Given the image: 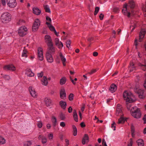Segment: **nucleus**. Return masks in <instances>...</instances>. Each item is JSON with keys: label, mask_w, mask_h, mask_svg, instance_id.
Listing matches in <instances>:
<instances>
[{"label": "nucleus", "mask_w": 146, "mask_h": 146, "mask_svg": "<svg viewBox=\"0 0 146 146\" xmlns=\"http://www.w3.org/2000/svg\"><path fill=\"white\" fill-rule=\"evenodd\" d=\"M135 7V3L132 1H130L129 2V4H125L123 5V9L122 10L123 13L125 15H127L128 17H130V13L129 10V7L132 9L134 8Z\"/></svg>", "instance_id": "obj_1"}, {"label": "nucleus", "mask_w": 146, "mask_h": 146, "mask_svg": "<svg viewBox=\"0 0 146 146\" xmlns=\"http://www.w3.org/2000/svg\"><path fill=\"white\" fill-rule=\"evenodd\" d=\"M123 97L124 100L127 102L130 103L133 102L135 100V98L133 95L130 92H129L127 91H125L124 92Z\"/></svg>", "instance_id": "obj_2"}, {"label": "nucleus", "mask_w": 146, "mask_h": 146, "mask_svg": "<svg viewBox=\"0 0 146 146\" xmlns=\"http://www.w3.org/2000/svg\"><path fill=\"white\" fill-rule=\"evenodd\" d=\"M11 16L9 13H5L2 14L1 17V20L3 23H7L11 21Z\"/></svg>", "instance_id": "obj_3"}, {"label": "nucleus", "mask_w": 146, "mask_h": 146, "mask_svg": "<svg viewBox=\"0 0 146 146\" xmlns=\"http://www.w3.org/2000/svg\"><path fill=\"white\" fill-rule=\"evenodd\" d=\"M27 29L24 26H22L19 28L18 30V33L21 36H23L27 33Z\"/></svg>", "instance_id": "obj_4"}, {"label": "nucleus", "mask_w": 146, "mask_h": 146, "mask_svg": "<svg viewBox=\"0 0 146 146\" xmlns=\"http://www.w3.org/2000/svg\"><path fill=\"white\" fill-rule=\"evenodd\" d=\"M131 114L134 117L137 118H140L141 115L139 109V108H137L134 111H133L131 109Z\"/></svg>", "instance_id": "obj_5"}, {"label": "nucleus", "mask_w": 146, "mask_h": 146, "mask_svg": "<svg viewBox=\"0 0 146 146\" xmlns=\"http://www.w3.org/2000/svg\"><path fill=\"white\" fill-rule=\"evenodd\" d=\"M40 25V21L38 19H36L33 25L32 30L33 31H36L38 29Z\"/></svg>", "instance_id": "obj_6"}, {"label": "nucleus", "mask_w": 146, "mask_h": 146, "mask_svg": "<svg viewBox=\"0 0 146 146\" xmlns=\"http://www.w3.org/2000/svg\"><path fill=\"white\" fill-rule=\"evenodd\" d=\"M44 40L48 46L51 45L53 44L51 37L49 35H46L44 37Z\"/></svg>", "instance_id": "obj_7"}, {"label": "nucleus", "mask_w": 146, "mask_h": 146, "mask_svg": "<svg viewBox=\"0 0 146 146\" xmlns=\"http://www.w3.org/2000/svg\"><path fill=\"white\" fill-rule=\"evenodd\" d=\"M7 5L11 8H14L17 5L15 0H7Z\"/></svg>", "instance_id": "obj_8"}, {"label": "nucleus", "mask_w": 146, "mask_h": 146, "mask_svg": "<svg viewBox=\"0 0 146 146\" xmlns=\"http://www.w3.org/2000/svg\"><path fill=\"white\" fill-rule=\"evenodd\" d=\"M43 51L42 49L39 48L38 50L37 56L38 59L40 61H42L43 59Z\"/></svg>", "instance_id": "obj_9"}, {"label": "nucleus", "mask_w": 146, "mask_h": 146, "mask_svg": "<svg viewBox=\"0 0 146 146\" xmlns=\"http://www.w3.org/2000/svg\"><path fill=\"white\" fill-rule=\"evenodd\" d=\"M116 109L117 111L116 115L117 116L121 115L122 114V107L119 104H117Z\"/></svg>", "instance_id": "obj_10"}, {"label": "nucleus", "mask_w": 146, "mask_h": 146, "mask_svg": "<svg viewBox=\"0 0 146 146\" xmlns=\"http://www.w3.org/2000/svg\"><path fill=\"white\" fill-rule=\"evenodd\" d=\"M48 47L47 49V51L46 53H48L49 54H50L53 53H54L55 52V49L54 48L53 46V44H51V45L48 46Z\"/></svg>", "instance_id": "obj_11"}, {"label": "nucleus", "mask_w": 146, "mask_h": 146, "mask_svg": "<svg viewBox=\"0 0 146 146\" xmlns=\"http://www.w3.org/2000/svg\"><path fill=\"white\" fill-rule=\"evenodd\" d=\"M3 68L5 70H9L12 71H14L15 70V67L12 64L5 65Z\"/></svg>", "instance_id": "obj_12"}, {"label": "nucleus", "mask_w": 146, "mask_h": 146, "mask_svg": "<svg viewBox=\"0 0 146 146\" xmlns=\"http://www.w3.org/2000/svg\"><path fill=\"white\" fill-rule=\"evenodd\" d=\"M29 91L31 95L33 97H35L36 96V93L35 92V90L31 86L29 88Z\"/></svg>", "instance_id": "obj_13"}, {"label": "nucleus", "mask_w": 146, "mask_h": 146, "mask_svg": "<svg viewBox=\"0 0 146 146\" xmlns=\"http://www.w3.org/2000/svg\"><path fill=\"white\" fill-rule=\"evenodd\" d=\"M145 33V30H143L141 31L139 34V42H141L142 41V39L144 36Z\"/></svg>", "instance_id": "obj_14"}, {"label": "nucleus", "mask_w": 146, "mask_h": 146, "mask_svg": "<svg viewBox=\"0 0 146 146\" xmlns=\"http://www.w3.org/2000/svg\"><path fill=\"white\" fill-rule=\"evenodd\" d=\"M60 98L63 99H65L66 97V93L64 89H62L60 92Z\"/></svg>", "instance_id": "obj_15"}, {"label": "nucleus", "mask_w": 146, "mask_h": 146, "mask_svg": "<svg viewBox=\"0 0 146 146\" xmlns=\"http://www.w3.org/2000/svg\"><path fill=\"white\" fill-rule=\"evenodd\" d=\"M46 57L48 62H52L53 61V58L50 54L46 53Z\"/></svg>", "instance_id": "obj_16"}, {"label": "nucleus", "mask_w": 146, "mask_h": 146, "mask_svg": "<svg viewBox=\"0 0 146 146\" xmlns=\"http://www.w3.org/2000/svg\"><path fill=\"white\" fill-rule=\"evenodd\" d=\"M46 24L47 25L48 27H49L50 30L51 31H53L55 35H57V32L54 27L52 25L49 23L46 22Z\"/></svg>", "instance_id": "obj_17"}, {"label": "nucleus", "mask_w": 146, "mask_h": 146, "mask_svg": "<svg viewBox=\"0 0 146 146\" xmlns=\"http://www.w3.org/2000/svg\"><path fill=\"white\" fill-rule=\"evenodd\" d=\"M144 90H143L139 89L138 90L137 93L140 98H144Z\"/></svg>", "instance_id": "obj_18"}, {"label": "nucleus", "mask_w": 146, "mask_h": 146, "mask_svg": "<svg viewBox=\"0 0 146 146\" xmlns=\"http://www.w3.org/2000/svg\"><path fill=\"white\" fill-rule=\"evenodd\" d=\"M117 89V87L115 85L112 84L110 86V90L111 93H113Z\"/></svg>", "instance_id": "obj_19"}, {"label": "nucleus", "mask_w": 146, "mask_h": 146, "mask_svg": "<svg viewBox=\"0 0 146 146\" xmlns=\"http://www.w3.org/2000/svg\"><path fill=\"white\" fill-rule=\"evenodd\" d=\"M59 55L60 58L62 62L63 66H66V59L63 56V55L62 54L61 52H60L59 53Z\"/></svg>", "instance_id": "obj_20"}, {"label": "nucleus", "mask_w": 146, "mask_h": 146, "mask_svg": "<svg viewBox=\"0 0 146 146\" xmlns=\"http://www.w3.org/2000/svg\"><path fill=\"white\" fill-rule=\"evenodd\" d=\"M45 104L47 107L50 106L52 104L51 100L48 98H45L44 100Z\"/></svg>", "instance_id": "obj_21"}, {"label": "nucleus", "mask_w": 146, "mask_h": 146, "mask_svg": "<svg viewBox=\"0 0 146 146\" xmlns=\"http://www.w3.org/2000/svg\"><path fill=\"white\" fill-rule=\"evenodd\" d=\"M26 74L28 76L32 77L34 76V74L30 69H27L26 70Z\"/></svg>", "instance_id": "obj_22"}, {"label": "nucleus", "mask_w": 146, "mask_h": 146, "mask_svg": "<svg viewBox=\"0 0 146 146\" xmlns=\"http://www.w3.org/2000/svg\"><path fill=\"white\" fill-rule=\"evenodd\" d=\"M88 139L89 137L88 135L86 134H85L82 140V144H84L86 142H88Z\"/></svg>", "instance_id": "obj_23"}, {"label": "nucleus", "mask_w": 146, "mask_h": 146, "mask_svg": "<svg viewBox=\"0 0 146 146\" xmlns=\"http://www.w3.org/2000/svg\"><path fill=\"white\" fill-rule=\"evenodd\" d=\"M33 13L37 15H39L41 13L40 10L37 7H34L33 9Z\"/></svg>", "instance_id": "obj_24"}, {"label": "nucleus", "mask_w": 146, "mask_h": 146, "mask_svg": "<svg viewBox=\"0 0 146 146\" xmlns=\"http://www.w3.org/2000/svg\"><path fill=\"white\" fill-rule=\"evenodd\" d=\"M42 84L45 86H46L48 83L47 79L45 76H44L42 79L41 80Z\"/></svg>", "instance_id": "obj_25"}, {"label": "nucleus", "mask_w": 146, "mask_h": 146, "mask_svg": "<svg viewBox=\"0 0 146 146\" xmlns=\"http://www.w3.org/2000/svg\"><path fill=\"white\" fill-rule=\"evenodd\" d=\"M73 117L74 120L76 122L78 121V115L75 110H74L73 112Z\"/></svg>", "instance_id": "obj_26"}, {"label": "nucleus", "mask_w": 146, "mask_h": 146, "mask_svg": "<svg viewBox=\"0 0 146 146\" xmlns=\"http://www.w3.org/2000/svg\"><path fill=\"white\" fill-rule=\"evenodd\" d=\"M138 145L139 146H144V142L143 140L141 139H139L137 141Z\"/></svg>", "instance_id": "obj_27"}, {"label": "nucleus", "mask_w": 146, "mask_h": 146, "mask_svg": "<svg viewBox=\"0 0 146 146\" xmlns=\"http://www.w3.org/2000/svg\"><path fill=\"white\" fill-rule=\"evenodd\" d=\"M52 121L53 123L54 126L55 127L57 123V120L55 117L53 116L52 118Z\"/></svg>", "instance_id": "obj_28"}, {"label": "nucleus", "mask_w": 146, "mask_h": 146, "mask_svg": "<svg viewBox=\"0 0 146 146\" xmlns=\"http://www.w3.org/2000/svg\"><path fill=\"white\" fill-rule=\"evenodd\" d=\"M60 105L62 108H63V109H64L66 108V102L61 101L60 102Z\"/></svg>", "instance_id": "obj_29"}, {"label": "nucleus", "mask_w": 146, "mask_h": 146, "mask_svg": "<svg viewBox=\"0 0 146 146\" xmlns=\"http://www.w3.org/2000/svg\"><path fill=\"white\" fill-rule=\"evenodd\" d=\"M72 128L73 129V135L76 136L77 134V129L76 127L74 125H72Z\"/></svg>", "instance_id": "obj_30"}, {"label": "nucleus", "mask_w": 146, "mask_h": 146, "mask_svg": "<svg viewBox=\"0 0 146 146\" xmlns=\"http://www.w3.org/2000/svg\"><path fill=\"white\" fill-rule=\"evenodd\" d=\"M66 79L64 77L60 79V83L61 85H62L64 84L66 82Z\"/></svg>", "instance_id": "obj_31"}, {"label": "nucleus", "mask_w": 146, "mask_h": 146, "mask_svg": "<svg viewBox=\"0 0 146 146\" xmlns=\"http://www.w3.org/2000/svg\"><path fill=\"white\" fill-rule=\"evenodd\" d=\"M120 116H121V117L118 119V124L123 123L125 121L123 117H122V115Z\"/></svg>", "instance_id": "obj_32"}, {"label": "nucleus", "mask_w": 146, "mask_h": 146, "mask_svg": "<svg viewBox=\"0 0 146 146\" xmlns=\"http://www.w3.org/2000/svg\"><path fill=\"white\" fill-rule=\"evenodd\" d=\"M27 50H26L25 49L23 50V53H22V57H24L25 58L27 57Z\"/></svg>", "instance_id": "obj_33"}, {"label": "nucleus", "mask_w": 146, "mask_h": 146, "mask_svg": "<svg viewBox=\"0 0 146 146\" xmlns=\"http://www.w3.org/2000/svg\"><path fill=\"white\" fill-rule=\"evenodd\" d=\"M44 9L45 10V11L48 13L50 12V9H49V7L48 5H45L44 6Z\"/></svg>", "instance_id": "obj_34"}, {"label": "nucleus", "mask_w": 146, "mask_h": 146, "mask_svg": "<svg viewBox=\"0 0 146 146\" xmlns=\"http://www.w3.org/2000/svg\"><path fill=\"white\" fill-rule=\"evenodd\" d=\"M5 140L3 137L0 136V144H3L5 143Z\"/></svg>", "instance_id": "obj_35"}, {"label": "nucleus", "mask_w": 146, "mask_h": 146, "mask_svg": "<svg viewBox=\"0 0 146 146\" xmlns=\"http://www.w3.org/2000/svg\"><path fill=\"white\" fill-rule=\"evenodd\" d=\"M139 65L141 67V68L142 70L144 71L146 70V65H143L141 64H139Z\"/></svg>", "instance_id": "obj_36"}, {"label": "nucleus", "mask_w": 146, "mask_h": 146, "mask_svg": "<svg viewBox=\"0 0 146 146\" xmlns=\"http://www.w3.org/2000/svg\"><path fill=\"white\" fill-rule=\"evenodd\" d=\"M25 21L22 19H20L17 23L18 25H21L25 23Z\"/></svg>", "instance_id": "obj_37"}, {"label": "nucleus", "mask_w": 146, "mask_h": 146, "mask_svg": "<svg viewBox=\"0 0 146 146\" xmlns=\"http://www.w3.org/2000/svg\"><path fill=\"white\" fill-rule=\"evenodd\" d=\"M56 45L58 46V48H61L63 46V44L61 42H59L58 43V44Z\"/></svg>", "instance_id": "obj_38"}, {"label": "nucleus", "mask_w": 146, "mask_h": 146, "mask_svg": "<svg viewBox=\"0 0 146 146\" xmlns=\"http://www.w3.org/2000/svg\"><path fill=\"white\" fill-rule=\"evenodd\" d=\"M42 143L45 144L47 142V139L46 137L44 136L42 139Z\"/></svg>", "instance_id": "obj_39"}, {"label": "nucleus", "mask_w": 146, "mask_h": 146, "mask_svg": "<svg viewBox=\"0 0 146 146\" xmlns=\"http://www.w3.org/2000/svg\"><path fill=\"white\" fill-rule=\"evenodd\" d=\"M134 64L133 62L131 63L130 64V67L132 68L130 70V71L132 72L133 70V69L135 68V67L134 66Z\"/></svg>", "instance_id": "obj_40"}, {"label": "nucleus", "mask_w": 146, "mask_h": 146, "mask_svg": "<svg viewBox=\"0 0 146 146\" xmlns=\"http://www.w3.org/2000/svg\"><path fill=\"white\" fill-rule=\"evenodd\" d=\"M31 144V143L30 141H27L24 143V145L25 146H29Z\"/></svg>", "instance_id": "obj_41"}, {"label": "nucleus", "mask_w": 146, "mask_h": 146, "mask_svg": "<svg viewBox=\"0 0 146 146\" xmlns=\"http://www.w3.org/2000/svg\"><path fill=\"white\" fill-rule=\"evenodd\" d=\"M99 7H97L95 8V11L94 13L95 15H96L99 11Z\"/></svg>", "instance_id": "obj_42"}, {"label": "nucleus", "mask_w": 146, "mask_h": 146, "mask_svg": "<svg viewBox=\"0 0 146 146\" xmlns=\"http://www.w3.org/2000/svg\"><path fill=\"white\" fill-rule=\"evenodd\" d=\"M48 137L49 140H51L52 139L53 137V134L52 133L48 134Z\"/></svg>", "instance_id": "obj_43"}, {"label": "nucleus", "mask_w": 146, "mask_h": 146, "mask_svg": "<svg viewBox=\"0 0 146 146\" xmlns=\"http://www.w3.org/2000/svg\"><path fill=\"white\" fill-rule=\"evenodd\" d=\"M97 71V70L96 69H93L90 72H89L88 74H92L95 72H96Z\"/></svg>", "instance_id": "obj_44"}, {"label": "nucleus", "mask_w": 146, "mask_h": 146, "mask_svg": "<svg viewBox=\"0 0 146 146\" xmlns=\"http://www.w3.org/2000/svg\"><path fill=\"white\" fill-rule=\"evenodd\" d=\"M115 123L113 122V123L111 125V127L112 128L113 131L115 130Z\"/></svg>", "instance_id": "obj_45"}, {"label": "nucleus", "mask_w": 146, "mask_h": 146, "mask_svg": "<svg viewBox=\"0 0 146 146\" xmlns=\"http://www.w3.org/2000/svg\"><path fill=\"white\" fill-rule=\"evenodd\" d=\"M73 99V94H71L69 96V99L70 101H72Z\"/></svg>", "instance_id": "obj_46"}, {"label": "nucleus", "mask_w": 146, "mask_h": 146, "mask_svg": "<svg viewBox=\"0 0 146 146\" xmlns=\"http://www.w3.org/2000/svg\"><path fill=\"white\" fill-rule=\"evenodd\" d=\"M71 43V41L70 40L67 41L66 42V46L68 48H69L70 46V45Z\"/></svg>", "instance_id": "obj_47"}, {"label": "nucleus", "mask_w": 146, "mask_h": 146, "mask_svg": "<svg viewBox=\"0 0 146 146\" xmlns=\"http://www.w3.org/2000/svg\"><path fill=\"white\" fill-rule=\"evenodd\" d=\"M133 143V141L132 140V139L131 138L130 139L129 142L128 143V146H132Z\"/></svg>", "instance_id": "obj_48"}, {"label": "nucleus", "mask_w": 146, "mask_h": 146, "mask_svg": "<svg viewBox=\"0 0 146 146\" xmlns=\"http://www.w3.org/2000/svg\"><path fill=\"white\" fill-rule=\"evenodd\" d=\"M42 123L41 122H38L37 123V125L39 128H41L42 126Z\"/></svg>", "instance_id": "obj_49"}, {"label": "nucleus", "mask_w": 146, "mask_h": 146, "mask_svg": "<svg viewBox=\"0 0 146 146\" xmlns=\"http://www.w3.org/2000/svg\"><path fill=\"white\" fill-rule=\"evenodd\" d=\"M3 77L6 80H9L10 79V77L8 75H4L3 76Z\"/></svg>", "instance_id": "obj_50"}, {"label": "nucleus", "mask_w": 146, "mask_h": 146, "mask_svg": "<svg viewBox=\"0 0 146 146\" xmlns=\"http://www.w3.org/2000/svg\"><path fill=\"white\" fill-rule=\"evenodd\" d=\"M60 118L62 120H63L65 118L64 115L62 113H61L60 115Z\"/></svg>", "instance_id": "obj_51"}, {"label": "nucleus", "mask_w": 146, "mask_h": 146, "mask_svg": "<svg viewBox=\"0 0 146 146\" xmlns=\"http://www.w3.org/2000/svg\"><path fill=\"white\" fill-rule=\"evenodd\" d=\"M119 11V9L118 8L115 7L113 9V11L115 13H117Z\"/></svg>", "instance_id": "obj_52"}, {"label": "nucleus", "mask_w": 146, "mask_h": 146, "mask_svg": "<svg viewBox=\"0 0 146 146\" xmlns=\"http://www.w3.org/2000/svg\"><path fill=\"white\" fill-rule=\"evenodd\" d=\"M102 144L103 146H108L104 139H103L102 140Z\"/></svg>", "instance_id": "obj_53"}, {"label": "nucleus", "mask_w": 146, "mask_h": 146, "mask_svg": "<svg viewBox=\"0 0 146 146\" xmlns=\"http://www.w3.org/2000/svg\"><path fill=\"white\" fill-rule=\"evenodd\" d=\"M60 42V41H59V40L58 38H55V42L56 45L57 44H58V43Z\"/></svg>", "instance_id": "obj_54"}, {"label": "nucleus", "mask_w": 146, "mask_h": 146, "mask_svg": "<svg viewBox=\"0 0 146 146\" xmlns=\"http://www.w3.org/2000/svg\"><path fill=\"white\" fill-rule=\"evenodd\" d=\"M43 73L41 72L38 74V76L39 78H41L43 76Z\"/></svg>", "instance_id": "obj_55"}, {"label": "nucleus", "mask_w": 146, "mask_h": 146, "mask_svg": "<svg viewBox=\"0 0 146 146\" xmlns=\"http://www.w3.org/2000/svg\"><path fill=\"white\" fill-rule=\"evenodd\" d=\"M60 126L62 127H64L65 126V124L64 122H62L60 123Z\"/></svg>", "instance_id": "obj_56"}, {"label": "nucleus", "mask_w": 146, "mask_h": 146, "mask_svg": "<svg viewBox=\"0 0 146 146\" xmlns=\"http://www.w3.org/2000/svg\"><path fill=\"white\" fill-rule=\"evenodd\" d=\"M46 19L47 21L49 22H51V18L48 17H46Z\"/></svg>", "instance_id": "obj_57"}, {"label": "nucleus", "mask_w": 146, "mask_h": 146, "mask_svg": "<svg viewBox=\"0 0 146 146\" xmlns=\"http://www.w3.org/2000/svg\"><path fill=\"white\" fill-rule=\"evenodd\" d=\"M70 80L71 82H72V83L74 85L75 84H76V82H75L74 80L72 79L71 76H70Z\"/></svg>", "instance_id": "obj_58"}, {"label": "nucleus", "mask_w": 146, "mask_h": 146, "mask_svg": "<svg viewBox=\"0 0 146 146\" xmlns=\"http://www.w3.org/2000/svg\"><path fill=\"white\" fill-rule=\"evenodd\" d=\"M70 80L71 82H72V83L74 85L75 84H76V82H75L74 80L72 79L71 76H70Z\"/></svg>", "instance_id": "obj_59"}, {"label": "nucleus", "mask_w": 146, "mask_h": 146, "mask_svg": "<svg viewBox=\"0 0 146 146\" xmlns=\"http://www.w3.org/2000/svg\"><path fill=\"white\" fill-rule=\"evenodd\" d=\"M104 16V15L102 14H101L99 16L100 19L101 20H102Z\"/></svg>", "instance_id": "obj_60"}, {"label": "nucleus", "mask_w": 146, "mask_h": 146, "mask_svg": "<svg viewBox=\"0 0 146 146\" xmlns=\"http://www.w3.org/2000/svg\"><path fill=\"white\" fill-rule=\"evenodd\" d=\"M72 108L70 106L68 108V112L69 113H71L72 111Z\"/></svg>", "instance_id": "obj_61"}, {"label": "nucleus", "mask_w": 146, "mask_h": 146, "mask_svg": "<svg viewBox=\"0 0 146 146\" xmlns=\"http://www.w3.org/2000/svg\"><path fill=\"white\" fill-rule=\"evenodd\" d=\"M1 3L3 5H6L5 0H1Z\"/></svg>", "instance_id": "obj_62"}, {"label": "nucleus", "mask_w": 146, "mask_h": 146, "mask_svg": "<svg viewBox=\"0 0 146 146\" xmlns=\"http://www.w3.org/2000/svg\"><path fill=\"white\" fill-rule=\"evenodd\" d=\"M143 120L144 121V123H146V115H144V117L143 118Z\"/></svg>", "instance_id": "obj_63"}, {"label": "nucleus", "mask_w": 146, "mask_h": 146, "mask_svg": "<svg viewBox=\"0 0 146 146\" xmlns=\"http://www.w3.org/2000/svg\"><path fill=\"white\" fill-rule=\"evenodd\" d=\"M131 135L132 137H133L135 135V134H134V130H133L132 129L131 130Z\"/></svg>", "instance_id": "obj_64"}]
</instances>
